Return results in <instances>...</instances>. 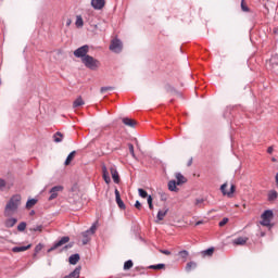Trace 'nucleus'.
<instances>
[{
	"label": "nucleus",
	"mask_w": 278,
	"mask_h": 278,
	"mask_svg": "<svg viewBox=\"0 0 278 278\" xmlns=\"http://www.w3.org/2000/svg\"><path fill=\"white\" fill-rule=\"evenodd\" d=\"M21 206V195H13L4 207V216H12L16 214Z\"/></svg>",
	"instance_id": "1"
},
{
	"label": "nucleus",
	"mask_w": 278,
	"mask_h": 278,
	"mask_svg": "<svg viewBox=\"0 0 278 278\" xmlns=\"http://www.w3.org/2000/svg\"><path fill=\"white\" fill-rule=\"evenodd\" d=\"M176 180H169L167 184V188L169 192H179V188L177 186H184L187 179L180 173L175 174Z\"/></svg>",
	"instance_id": "2"
},
{
	"label": "nucleus",
	"mask_w": 278,
	"mask_h": 278,
	"mask_svg": "<svg viewBox=\"0 0 278 278\" xmlns=\"http://www.w3.org/2000/svg\"><path fill=\"white\" fill-rule=\"evenodd\" d=\"M220 192L223 197L233 199L236 194V185H233V182H225L220 186Z\"/></svg>",
	"instance_id": "3"
},
{
	"label": "nucleus",
	"mask_w": 278,
	"mask_h": 278,
	"mask_svg": "<svg viewBox=\"0 0 278 278\" xmlns=\"http://www.w3.org/2000/svg\"><path fill=\"white\" fill-rule=\"evenodd\" d=\"M81 62L84 66H86V68H89L90 71H97L99 66H101V62L90 55L84 58Z\"/></svg>",
	"instance_id": "4"
},
{
	"label": "nucleus",
	"mask_w": 278,
	"mask_h": 278,
	"mask_svg": "<svg viewBox=\"0 0 278 278\" xmlns=\"http://www.w3.org/2000/svg\"><path fill=\"white\" fill-rule=\"evenodd\" d=\"M62 192H64V186L62 185H56L54 187H52L49 190V198L48 201H55V199H58L60 197V194H62Z\"/></svg>",
	"instance_id": "5"
},
{
	"label": "nucleus",
	"mask_w": 278,
	"mask_h": 278,
	"mask_svg": "<svg viewBox=\"0 0 278 278\" xmlns=\"http://www.w3.org/2000/svg\"><path fill=\"white\" fill-rule=\"evenodd\" d=\"M94 233H97V224H92L87 231L83 232V244H88Z\"/></svg>",
	"instance_id": "6"
},
{
	"label": "nucleus",
	"mask_w": 278,
	"mask_h": 278,
	"mask_svg": "<svg viewBox=\"0 0 278 278\" xmlns=\"http://www.w3.org/2000/svg\"><path fill=\"white\" fill-rule=\"evenodd\" d=\"M109 49L112 51V53H121V51H123V41H121L118 38H114L111 40Z\"/></svg>",
	"instance_id": "7"
},
{
	"label": "nucleus",
	"mask_w": 278,
	"mask_h": 278,
	"mask_svg": "<svg viewBox=\"0 0 278 278\" xmlns=\"http://www.w3.org/2000/svg\"><path fill=\"white\" fill-rule=\"evenodd\" d=\"M88 51H90V47L81 46L74 51V55L75 58H78L81 62H84V58H88Z\"/></svg>",
	"instance_id": "8"
},
{
	"label": "nucleus",
	"mask_w": 278,
	"mask_h": 278,
	"mask_svg": "<svg viewBox=\"0 0 278 278\" xmlns=\"http://www.w3.org/2000/svg\"><path fill=\"white\" fill-rule=\"evenodd\" d=\"M261 218H262L261 225H263V227H270V220H273V211L270 210L265 211L262 214Z\"/></svg>",
	"instance_id": "9"
},
{
	"label": "nucleus",
	"mask_w": 278,
	"mask_h": 278,
	"mask_svg": "<svg viewBox=\"0 0 278 278\" xmlns=\"http://www.w3.org/2000/svg\"><path fill=\"white\" fill-rule=\"evenodd\" d=\"M168 212H169L168 206H164L163 208H160L156 214V223H161V220H164Z\"/></svg>",
	"instance_id": "10"
},
{
	"label": "nucleus",
	"mask_w": 278,
	"mask_h": 278,
	"mask_svg": "<svg viewBox=\"0 0 278 278\" xmlns=\"http://www.w3.org/2000/svg\"><path fill=\"white\" fill-rule=\"evenodd\" d=\"M70 203H81V192L73 191L70 194Z\"/></svg>",
	"instance_id": "11"
},
{
	"label": "nucleus",
	"mask_w": 278,
	"mask_h": 278,
	"mask_svg": "<svg viewBox=\"0 0 278 278\" xmlns=\"http://www.w3.org/2000/svg\"><path fill=\"white\" fill-rule=\"evenodd\" d=\"M68 240H71L68 237H63L59 242H56L49 251V253H51V251H55V249H59V247H64V244H66L68 242Z\"/></svg>",
	"instance_id": "12"
},
{
	"label": "nucleus",
	"mask_w": 278,
	"mask_h": 278,
	"mask_svg": "<svg viewBox=\"0 0 278 278\" xmlns=\"http://www.w3.org/2000/svg\"><path fill=\"white\" fill-rule=\"evenodd\" d=\"M91 5L94 10H103L105 0H91Z\"/></svg>",
	"instance_id": "13"
},
{
	"label": "nucleus",
	"mask_w": 278,
	"mask_h": 278,
	"mask_svg": "<svg viewBox=\"0 0 278 278\" xmlns=\"http://www.w3.org/2000/svg\"><path fill=\"white\" fill-rule=\"evenodd\" d=\"M115 201L121 210H125V202L121 199V192L115 189Z\"/></svg>",
	"instance_id": "14"
},
{
	"label": "nucleus",
	"mask_w": 278,
	"mask_h": 278,
	"mask_svg": "<svg viewBox=\"0 0 278 278\" xmlns=\"http://www.w3.org/2000/svg\"><path fill=\"white\" fill-rule=\"evenodd\" d=\"M16 223H18V219H16L15 217H9L4 220V227L11 229V227H14Z\"/></svg>",
	"instance_id": "15"
},
{
	"label": "nucleus",
	"mask_w": 278,
	"mask_h": 278,
	"mask_svg": "<svg viewBox=\"0 0 278 278\" xmlns=\"http://www.w3.org/2000/svg\"><path fill=\"white\" fill-rule=\"evenodd\" d=\"M110 173H111V176H112V179L114 181V184H119L121 182V178L118 176V172L116 170L115 167H111L110 168Z\"/></svg>",
	"instance_id": "16"
},
{
	"label": "nucleus",
	"mask_w": 278,
	"mask_h": 278,
	"mask_svg": "<svg viewBox=\"0 0 278 278\" xmlns=\"http://www.w3.org/2000/svg\"><path fill=\"white\" fill-rule=\"evenodd\" d=\"M81 275V266L76 267L70 275L65 276L64 278H79Z\"/></svg>",
	"instance_id": "17"
},
{
	"label": "nucleus",
	"mask_w": 278,
	"mask_h": 278,
	"mask_svg": "<svg viewBox=\"0 0 278 278\" xmlns=\"http://www.w3.org/2000/svg\"><path fill=\"white\" fill-rule=\"evenodd\" d=\"M102 177L105 181V184H111L112 179L110 178V172H108V167H102Z\"/></svg>",
	"instance_id": "18"
},
{
	"label": "nucleus",
	"mask_w": 278,
	"mask_h": 278,
	"mask_svg": "<svg viewBox=\"0 0 278 278\" xmlns=\"http://www.w3.org/2000/svg\"><path fill=\"white\" fill-rule=\"evenodd\" d=\"M28 249H31V244L24 245V247H14L12 248L13 253H23L24 251H28Z\"/></svg>",
	"instance_id": "19"
},
{
	"label": "nucleus",
	"mask_w": 278,
	"mask_h": 278,
	"mask_svg": "<svg viewBox=\"0 0 278 278\" xmlns=\"http://www.w3.org/2000/svg\"><path fill=\"white\" fill-rule=\"evenodd\" d=\"M248 240H249V238H247V237H239V238L232 240V244H235V245L247 244Z\"/></svg>",
	"instance_id": "20"
},
{
	"label": "nucleus",
	"mask_w": 278,
	"mask_h": 278,
	"mask_svg": "<svg viewBox=\"0 0 278 278\" xmlns=\"http://www.w3.org/2000/svg\"><path fill=\"white\" fill-rule=\"evenodd\" d=\"M123 123H124V125H127V127H136V121H134L129 117L123 118Z\"/></svg>",
	"instance_id": "21"
},
{
	"label": "nucleus",
	"mask_w": 278,
	"mask_h": 278,
	"mask_svg": "<svg viewBox=\"0 0 278 278\" xmlns=\"http://www.w3.org/2000/svg\"><path fill=\"white\" fill-rule=\"evenodd\" d=\"M75 151L71 152L68 154V156L65 160V166H68V164H71L73 162V160H75Z\"/></svg>",
	"instance_id": "22"
},
{
	"label": "nucleus",
	"mask_w": 278,
	"mask_h": 278,
	"mask_svg": "<svg viewBox=\"0 0 278 278\" xmlns=\"http://www.w3.org/2000/svg\"><path fill=\"white\" fill-rule=\"evenodd\" d=\"M77 262H79V254H73L70 256V264H72V266H75Z\"/></svg>",
	"instance_id": "23"
},
{
	"label": "nucleus",
	"mask_w": 278,
	"mask_h": 278,
	"mask_svg": "<svg viewBox=\"0 0 278 278\" xmlns=\"http://www.w3.org/2000/svg\"><path fill=\"white\" fill-rule=\"evenodd\" d=\"M178 255H179L180 260H182V262H186L188 260V255H190V254L188 253V251L182 250L178 253Z\"/></svg>",
	"instance_id": "24"
},
{
	"label": "nucleus",
	"mask_w": 278,
	"mask_h": 278,
	"mask_svg": "<svg viewBox=\"0 0 278 278\" xmlns=\"http://www.w3.org/2000/svg\"><path fill=\"white\" fill-rule=\"evenodd\" d=\"M194 268H197V263L194 262H189L187 265H186V271L187 273H190V270H194Z\"/></svg>",
	"instance_id": "25"
},
{
	"label": "nucleus",
	"mask_w": 278,
	"mask_h": 278,
	"mask_svg": "<svg viewBox=\"0 0 278 278\" xmlns=\"http://www.w3.org/2000/svg\"><path fill=\"white\" fill-rule=\"evenodd\" d=\"M81 105H84V99H81V97L77 98L74 103H73V108H81Z\"/></svg>",
	"instance_id": "26"
},
{
	"label": "nucleus",
	"mask_w": 278,
	"mask_h": 278,
	"mask_svg": "<svg viewBox=\"0 0 278 278\" xmlns=\"http://www.w3.org/2000/svg\"><path fill=\"white\" fill-rule=\"evenodd\" d=\"M76 27H84V18L81 15L76 16V22H75Z\"/></svg>",
	"instance_id": "27"
},
{
	"label": "nucleus",
	"mask_w": 278,
	"mask_h": 278,
	"mask_svg": "<svg viewBox=\"0 0 278 278\" xmlns=\"http://www.w3.org/2000/svg\"><path fill=\"white\" fill-rule=\"evenodd\" d=\"M277 197H278L277 191L270 190V191L268 192V201H275V199H277Z\"/></svg>",
	"instance_id": "28"
},
{
	"label": "nucleus",
	"mask_w": 278,
	"mask_h": 278,
	"mask_svg": "<svg viewBox=\"0 0 278 278\" xmlns=\"http://www.w3.org/2000/svg\"><path fill=\"white\" fill-rule=\"evenodd\" d=\"M38 203V200L36 199H30L26 202V207L29 210L30 207H34Z\"/></svg>",
	"instance_id": "29"
},
{
	"label": "nucleus",
	"mask_w": 278,
	"mask_h": 278,
	"mask_svg": "<svg viewBox=\"0 0 278 278\" xmlns=\"http://www.w3.org/2000/svg\"><path fill=\"white\" fill-rule=\"evenodd\" d=\"M139 192V197H141V199H149V193H147V191L144 189H138Z\"/></svg>",
	"instance_id": "30"
},
{
	"label": "nucleus",
	"mask_w": 278,
	"mask_h": 278,
	"mask_svg": "<svg viewBox=\"0 0 278 278\" xmlns=\"http://www.w3.org/2000/svg\"><path fill=\"white\" fill-rule=\"evenodd\" d=\"M27 229V223L22 222L17 225V231H25Z\"/></svg>",
	"instance_id": "31"
},
{
	"label": "nucleus",
	"mask_w": 278,
	"mask_h": 278,
	"mask_svg": "<svg viewBox=\"0 0 278 278\" xmlns=\"http://www.w3.org/2000/svg\"><path fill=\"white\" fill-rule=\"evenodd\" d=\"M54 142H62L63 140V136H62V132H56L54 136Z\"/></svg>",
	"instance_id": "32"
},
{
	"label": "nucleus",
	"mask_w": 278,
	"mask_h": 278,
	"mask_svg": "<svg viewBox=\"0 0 278 278\" xmlns=\"http://www.w3.org/2000/svg\"><path fill=\"white\" fill-rule=\"evenodd\" d=\"M128 149H129V153H130L131 157H134V160H137L136 152L134 151V144L129 143Z\"/></svg>",
	"instance_id": "33"
},
{
	"label": "nucleus",
	"mask_w": 278,
	"mask_h": 278,
	"mask_svg": "<svg viewBox=\"0 0 278 278\" xmlns=\"http://www.w3.org/2000/svg\"><path fill=\"white\" fill-rule=\"evenodd\" d=\"M132 266H134V262L127 261L124 264V270H129V268H132Z\"/></svg>",
	"instance_id": "34"
},
{
	"label": "nucleus",
	"mask_w": 278,
	"mask_h": 278,
	"mask_svg": "<svg viewBox=\"0 0 278 278\" xmlns=\"http://www.w3.org/2000/svg\"><path fill=\"white\" fill-rule=\"evenodd\" d=\"M203 203H205V199L203 198H198L194 200V205L201 206Z\"/></svg>",
	"instance_id": "35"
},
{
	"label": "nucleus",
	"mask_w": 278,
	"mask_h": 278,
	"mask_svg": "<svg viewBox=\"0 0 278 278\" xmlns=\"http://www.w3.org/2000/svg\"><path fill=\"white\" fill-rule=\"evenodd\" d=\"M166 265L164 264H157V265H152L150 268H153L154 270H162V268H165Z\"/></svg>",
	"instance_id": "36"
},
{
	"label": "nucleus",
	"mask_w": 278,
	"mask_h": 278,
	"mask_svg": "<svg viewBox=\"0 0 278 278\" xmlns=\"http://www.w3.org/2000/svg\"><path fill=\"white\" fill-rule=\"evenodd\" d=\"M229 223V218L225 217L223 220L219 222V227H225Z\"/></svg>",
	"instance_id": "37"
},
{
	"label": "nucleus",
	"mask_w": 278,
	"mask_h": 278,
	"mask_svg": "<svg viewBox=\"0 0 278 278\" xmlns=\"http://www.w3.org/2000/svg\"><path fill=\"white\" fill-rule=\"evenodd\" d=\"M148 205L150 210H153V198L151 195L148 197Z\"/></svg>",
	"instance_id": "38"
},
{
	"label": "nucleus",
	"mask_w": 278,
	"mask_h": 278,
	"mask_svg": "<svg viewBox=\"0 0 278 278\" xmlns=\"http://www.w3.org/2000/svg\"><path fill=\"white\" fill-rule=\"evenodd\" d=\"M214 253V248L207 249L203 252V255H212Z\"/></svg>",
	"instance_id": "39"
},
{
	"label": "nucleus",
	"mask_w": 278,
	"mask_h": 278,
	"mask_svg": "<svg viewBox=\"0 0 278 278\" xmlns=\"http://www.w3.org/2000/svg\"><path fill=\"white\" fill-rule=\"evenodd\" d=\"M41 251H42V243H39V244H37L36 248H35V253H39V252H41Z\"/></svg>",
	"instance_id": "40"
},
{
	"label": "nucleus",
	"mask_w": 278,
	"mask_h": 278,
	"mask_svg": "<svg viewBox=\"0 0 278 278\" xmlns=\"http://www.w3.org/2000/svg\"><path fill=\"white\" fill-rule=\"evenodd\" d=\"M31 231H39V232H42V225H39V226H35Z\"/></svg>",
	"instance_id": "41"
},
{
	"label": "nucleus",
	"mask_w": 278,
	"mask_h": 278,
	"mask_svg": "<svg viewBox=\"0 0 278 278\" xmlns=\"http://www.w3.org/2000/svg\"><path fill=\"white\" fill-rule=\"evenodd\" d=\"M5 188V180L0 179V190H3Z\"/></svg>",
	"instance_id": "42"
},
{
	"label": "nucleus",
	"mask_w": 278,
	"mask_h": 278,
	"mask_svg": "<svg viewBox=\"0 0 278 278\" xmlns=\"http://www.w3.org/2000/svg\"><path fill=\"white\" fill-rule=\"evenodd\" d=\"M241 8H242L243 12H249V8H247V5H244V1H242Z\"/></svg>",
	"instance_id": "43"
},
{
	"label": "nucleus",
	"mask_w": 278,
	"mask_h": 278,
	"mask_svg": "<svg viewBox=\"0 0 278 278\" xmlns=\"http://www.w3.org/2000/svg\"><path fill=\"white\" fill-rule=\"evenodd\" d=\"M141 206H142V204H140V201H136L135 207H137V210H140Z\"/></svg>",
	"instance_id": "44"
},
{
	"label": "nucleus",
	"mask_w": 278,
	"mask_h": 278,
	"mask_svg": "<svg viewBox=\"0 0 278 278\" xmlns=\"http://www.w3.org/2000/svg\"><path fill=\"white\" fill-rule=\"evenodd\" d=\"M161 253H163L164 255H170V251H168V250H163V251H161Z\"/></svg>",
	"instance_id": "45"
},
{
	"label": "nucleus",
	"mask_w": 278,
	"mask_h": 278,
	"mask_svg": "<svg viewBox=\"0 0 278 278\" xmlns=\"http://www.w3.org/2000/svg\"><path fill=\"white\" fill-rule=\"evenodd\" d=\"M276 60H278V56L271 58L270 62H271L273 64H275V61H276Z\"/></svg>",
	"instance_id": "46"
},
{
	"label": "nucleus",
	"mask_w": 278,
	"mask_h": 278,
	"mask_svg": "<svg viewBox=\"0 0 278 278\" xmlns=\"http://www.w3.org/2000/svg\"><path fill=\"white\" fill-rule=\"evenodd\" d=\"M273 151H274L273 147H269V148L267 149V153H273Z\"/></svg>",
	"instance_id": "47"
},
{
	"label": "nucleus",
	"mask_w": 278,
	"mask_h": 278,
	"mask_svg": "<svg viewBox=\"0 0 278 278\" xmlns=\"http://www.w3.org/2000/svg\"><path fill=\"white\" fill-rule=\"evenodd\" d=\"M71 23H72L71 20H67L66 25L68 26V25H71Z\"/></svg>",
	"instance_id": "48"
},
{
	"label": "nucleus",
	"mask_w": 278,
	"mask_h": 278,
	"mask_svg": "<svg viewBox=\"0 0 278 278\" xmlns=\"http://www.w3.org/2000/svg\"><path fill=\"white\" fill-rule=\"evenodd\" d=\"M197 225H201V222H198Z\"/></svg>",
	"instance_id": "49"
},
{
	"label": "nucleus",
	"mask_w": 278,
	"mask_h": 278,
	"mask_svg": "<svg viewBox=\"0 0 278 278\" xmlns=\"http://www.w3.org/2000/svg\"><path fill=\"white\" fill-rule=\"evenodd\" d=\"M105 90V88H102V91Z\"/></svg>",
	"instance_id": "50"
}]
</instances>
